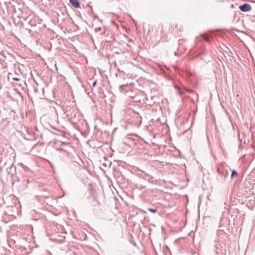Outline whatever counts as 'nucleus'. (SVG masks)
Wrapping results in <instances>:
<instances>
[{"label":"nucleus","mask_w":255,"mask_h":255,"mask_svg":"<svg viewBox=\"0 0 255 255\" xmlns=\"http://www.w3.org/2000/svg\"><path fill=\"white\" fill-rule=\"evenodd\" d=\"M217 171L219 174L223 175L225 177H227L229 175L228 171L226 169L218 168Z\"/></svg>","instance_id":"7ed1b4c3"},{"label":"nucleus","mask_w":255,"mask_h":255,"mask_svg":"<svg viewBox=\"0 0 255 255\" xmlns=\"http://www.w3.org/2000/svg\"><path fill=\"white\" fill-rule=\"evenodd\" d=\"M238 172L235 170H233L231 176V179H232L234 176L237 175Z\"/></svg>","instance_id":"423d86ee"},{"label":"nucleus","mask_w":255,"mask_h":255,"mask_svg":"<svg viewBox=\"0 0 255 255\" xmlns=\"http://www.w3.org/2000/svg\"><path fill=\"white\" fill-rule=\"evenodd\" d=\"M96 84H97V80L94 81L92 83V86L93 87L95 86L96 85Z\"/></svg>","instance_id":"9b49d317"},{"label":"nucleus","mask_w":255,"mask_h":255,"mask_svg":"<svg viewBox=\"0 0 255 255\" xmlns=\"http://www.w3.org/2000/svg\"><path fill=\"white\" fill-rule=\"evenodd\" d=\"M12 79L13 80L17 81H19L20 79L19 77H13Z\"/></svg>","instance_id":"1a4fd4ad"},{"label":"nucleus","mask_w":255,"mask_h":255,"mask_svg":"<svg viewBox=\"0 0 255 255\" xmlns=\"http://www.w3.org/2000/svg\"><path fill=\"white\" fill-rule=\"evenodd\" d=\"M9 55V54L5 51L4 50H3L2 49L0 50V55L2 57H4V58H6L7 57V55Z\"/></svg>","instance_id":"39448f33"},{"label":"nucleus","mask_w":255,"mask_h":255,"mask_svg":"<svg viewBox=\"0 0 255 255\" xmlns=\"http://www.w3.org/2000/svg\"><path fill=\"white\" fill-rule=\"evenodd\" d=\"M228 246L226 241L224 240L216 245V252L217 254L225 255L226 254Z\"/></svg>","instance_id":"f257e3e1"},{"label":"nucleus","mask_w":255,"mask_h":255,"mask_svg":"<svg viewBox=\"0 0 255 255\" xmlns=\"http://www.w3.org/2000/svg\"><path fill=\"white\" fill-rule=\"evenodd\" d=\"M148 210L150 212L153 213H156L157 210L155 209H152V208H148Z\"/></svg>","instance_id":"0eeeda50"},{"label":"nucleus","mask_w":255,"mask_h":255,"mask_svg":"<svg viewBox=\"0 0 255 255\" xmlns=\"http://www.w3.org/2000/svg\"><path fill=\"white\" fill-rule=\"evenodd\" d=\"M70 3L75 8H80V4L78 0H69Z\"/></svg>","instance_id":"20e7f679"},{"label":"nucleus","mask_w":255,"mask_h":255,"mask_svg":"<svg viewBox=\"0 0 255 255\" xmlns=\"http://www.w3.org/2000/svg\"><path fill=\"white\" fill-rule=\"evenodd\" d=\"M14 170V171L15 172L16 171V166H14V164L12 163V164L11 165L10 167L9 168V169L10 170H11V169H13Z\"/></svg>","instance_id":"6e6552de"},{"label":"nucleus","mask_w":255,"mask_h":255,"mask_svg":"<svg viewBox=\"0 0 255 255\" xmlns=\"http://www.w3.org/2000/svg\"><path fill=\"white\" fill-rule=\"evenodd\" d=\"M101 29V27H97L95 28V31L96 32H98V31H100Z\"/></svg>","instance_id":"9d476101"},{"label":"nucleus","mask_w":255,"mask_h":255,"mask_svg":"<svg viewBox=\"0 0 255 255\" xmlns=\"http://www.w3.org/2000/svg\"><path fill=\"white\" fill-rule=\"evenodd\" d=\"M239 8L242 11L247 12L250 11L252 9V6L250 4L245 3L244 4L240 5Z\"/></svg>","instance_id":"f03ea898"}]
</instances>
